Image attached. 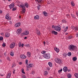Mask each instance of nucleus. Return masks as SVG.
Segmentation results:
<instances>
[{
  "label": "nucleus",
  "instance_id": "1",
  "mask_svg": "<svg viewBox=\"0 0 78 78\" xmlns=\"http://www.w3.org/2000/svg\"><path fill=\"white\" fill-rule=\"evenodd\" d=\"M43 56L45 59H50V54L45 53L43 55Z\"/></svg>",
  "mask_w": 78,
  "mask_h": 78
},
{
  "label": "nucleus",
  "instance_id": "2",
  "mask_svg": "<svg viewBox=\"0 0 78 78\" xmlns=\"http://www.w3.org/2000/svg\"><path fill=\"white\" fill-rule=\"evenodd\" d=\"M20 6L23 9L22 12H21L22 14H24L25 11H26V10L25 9V6L24 5H20Z\"/></svg>",
  "mask_w": 78,
  "mask_h": 78
},
{
  "label": "nucleus",
  "instance_id": "3",
  "mask_svg": "<svg viewBox=\"0 0 78 78\" xmlns=\"http://www.w3.org/2000/svg\"><path fill=\"white\" fill-rule=\"evenodd\" d=\"M77 47L76 46L72 45H70L69 47V48L70 50H74Z\"/></svg>",
  "mask_w": 78,
  "mask_h": 78
},
{
  "label": "nucleus",
  "instance_id": "4",
  "mask_svg": "<svg viewBox=\"0 0 78 78\" xmlns=\"http://www.w3.org/2000/svg\"><path fill=\"white\" fill-rule=\"evenodd\" d=\"M55 61L58 64H61L62 62L61 60L60 59L58 58H56L55 59Z\"/></svg>",
  "mask_w": 78,
  "mask_h": 78
},
{
  "label": "nucleus",
  "instance_id": "5",
  "mask_svg": "<svg viewBox=\"0 0 78 78\" xmlns=\"http://www.w3.org/2000/svg\"><path fill=\"white\" fill-rule=\"evenodd\" d=\"M55 30L57 31H61V27H59L58 26H55Z\"/></svg>",
  "mask_w": 78,
  "mask_h": 78
},
{
  "label": "nucleus",
  "instance_id": "6",
  "mask_svg": "<svg viewBox=\"0 0 78 78\" xmlns=\"http://www.w3.org/2000/svg\"><path fill=\"white\" fill-rule=\"evenodd\" d=\"M15 43L13 42L12 43L10 46V47L11 48H13L15 47Z\"/></svg>",
  "mask_w": 78,
  "mask_h": 78
},
{
  "label": "nucleus",
  "instance_id": "7",
  "mask_svg": "<svg viewBox=\"0 0 78 78\" xmlns=\"http://www.w3.org/2000/svg\"><path fill=\"white\" fill-rule=\"evenodd\" d=\"M16 33L18 34H20L22 33V29H18Z\"/></svg>",
  "mask_w": 78,
  "mask_h": 78
},
{
  "label": "nucleus",
  "instance_id": "8",
  "mask_svg": "<svg viewBox=\"0 0 78 78\" xmlns=\"http://www.w3.org/2000/svg\"><path fill=\"white\" fill-rule=\"evenodd\" d=\"M10 9H12V8H14V3H12V4L9 5V6Z\"/></svg>",
  "mask_w": 78,
  "mask_h": 78
},
{
  "label": "nucleus",
  "instance_id": "9",
  "mask_svg": "<svg viewBox=\"0 0 78 78\" xmlns=\"http://www.w3.org/2000/svg\"><path fill=\"white\" fill-rule=\"evenodd\" d=\"M20 58L22 59H25L27 58V56L24 55H22L20 56Z\"/></svg>",
  "mask_w": 78,
  "mask_h": 78
},
{
  "label": "nucleus",
  "instance_id": "10",
  "mask_svg": "<svg viewBox=\"0 0 78 78\" xmlns=\"http://www.w3.org/2000/svg\"><path fill=\"white\" fill-rule=\"evenodd\" d=\"M63 70L65 72H66L67 71V70H68L67 67L66 66L64 67L63 68Z\"/></svg>",
  "mask_w": 78,
  "mask_h": 78
},
{
  "label": "nucleus",
  "instance_id": "11",
  "mask_svg": "<svg viewBox=\"0 0 78 78\" xmlns=\"http://www.w3.org/2000/svg\"><path fill=\"white\" fill-rule=\"evenodd\" d=\"M22 34H23L24 35H28V34H29V32L27 31H24L23 34L22 33Z\"/></svg>",
  "mask_w": 78,
  "mask_h": 78
},
{
  "label": "nucleus",
  "instance_id": "12",
  "mask_svg": "<svg viewBox=\"0 0 78 78\" xmlns=\"http://www.w3.org/2000/svg\"><path fill=\"white\" fill-rule=\"evenodd\" d=\"M72 28L73 29V30H75V32H76L77 30H78V27H74V26H73L72 27Z\"/></svg>",
  "mask_w": 78,
  "mask_h": 78
},
{
  "label": "nucleus",
  "instance_id": "13",
  "mask_svg": "<svg viewBox=\"0 0 78 78\" xmlns=\"http://www.w3.org/2000/svg\"><path fill=\"white\" fill-rule=\"evenodd\" d=\"M27 68H29L32 67V64H27Z\"/></svg>",
  "mask_w": 78,
  "mask_h": 78
},
{
  "label": "nucleus",
  "instance_id": "14",
  "mask_svg": "<svg viewBox=\"0 0 78 78\" xmlns=\"http://www.w3.org/2000/svg\"><path fill=\"white\" fill-rule=\"evenodd\" d=\"M51 33L52 34H54L55 35H57V34H58V32L55 31L54 30L52 31Z\"/></svg>",
  "mask_w": 78,
  "mask_h": 78
},
{
  "label": "nucleus",
  "instance_id": "15",
  "mask_svg": "<svg viewBox=\"0 0 78 78\" xmlns=\"http://www.w3.org/2000/svg\"><path fill=\"white\" fill-rule=\"evenodd\" d=\"M20 25V23H17L15 24V27H19Z\"/></svg>",
  "mask_w": 78,
  "mask_h": 78
},
{
  "label": "nucleus",
  "instance_id": "16",
  "mask_svg": "<svg viewBox=\"0 0 78 78\" xmlns=\"http://www.w3.org/2000/svg\"><path fill=\"white\" fill-rule=\"evenodd\" d=\"M34 19L36 20H39V16L37 15L35 16L34 17Z\"/></svg>",
  "mask_w": 78,
  "mask_h": 78
},
{
  "label": "nucleus",
  "instance_id": "17",
  "mask_svg": "<svg viewBox=\"0 0 78 78\" xmlns=\"http://www.w3.org/2000/svg\"><path fill=\"white\" fill-rule=\"evenodd\" d=\"M5 36L6 37H8L10 36V34L8 33H6Z\"/></svg>",
  "mask_w": 78,
  "mask_h": 78
},
{
  "label": "nucleus",
  "instance_id": "18",
  "mask_svg": "<svg viewBox=\"0 0 78 78\" xmlns=\"http://www.w3.org/2000/svg\"><path fill=\"white\" fill-rule=\"evenodd\" d=\"M54 50L57 53H58V52H59V48L56 47H55L54 48Z\"/></svg>",
  "mask_w": 78,
  "mask_h": 78
},
{
  "label": "nucleus",
  "instance_id": "19",
  "mask_svg": "<svg viewBox=\"0 0 78 78\" xmlns=\"http://www.w3.org/2000/svg\"><path fill=\"white\" fill-rule=\"evenodd\" d=\"M11 73L10 72L9 73L7 76V78H10L11 77Z\"/></svg>",
  "mask_w": 78,
  "mask_h": 78
},
{
  "label": "nucleus",
  "instance_id": "20",
  "mask_svg": "<svg viewBox=\"0 0 78 78\" xmlns=\"http://www.w3.org/2000/svg\"><path fill=\"white\" fill-rule=\"evenodd\" d=\"M27 56L29 58H30V57H31V53L30 52L28 51L27 52Z\"/></svg>",
  "mask_w": 78,
  "mask_h": 78
},
{
  "label": "nucleus",
  "instance_id": "21",
  "mask_svg": "<svg viewBox=\"0 0 78 78\" xmlns=\"http://www.w3.org/2000/svg\"><path fill=\"white\" fill-rule=\"evenodd\" d=\"M36 31L37 34L38 35H40V34H41V33H40V31H39V30H36Z\"/></svg>",
  "mask_w": 78,
  "mask_h": 78
},
{
  "label": "nucleus",
  "instance_id": "22",
  "mask_svg": "<svg viewBox=\"0 0 78 78\" xmlns=\"http://www.w3.org/2000/svg\"><path fill=\"white\" fill-rule=\"evenodd\" d=\"M36 2H37L38 3H42V2H43V1L42 0H36Z\"/></svg>",
  "mask_w": 78,
  "mask_h": 78
},
{
  "label": "nucleus",
  "instance_id": "23",
  "mask_svg": "<svg viewBox=\"0 0 78 78\" xmlns=\"http://www.w3.org/2000/svg\"><path fill=\"white\" fill-rule=\"evenodd\" d=\"M24 5L27 8H28L29 6V5L28 4V3H27V2L25 3L24 4Z\"/></svg>",
  "mask_w": 78,
  "mask_h": 78
},
{
  "label": "nucleus",
  "instance_id": "24",
  "mask_svg": "<svg viewBox=\"0 0 78 78\" xmlns=\"http://www.w3.org/2000/svg\"><path fill=\"white\" fill-rule=\"evenodd\" d=\"M77 59V58H76V57H74L73 58V61H76V60Z\"/></svg>",
  "mask_w": 78,
  "mask_h": 78
},
{
  "label": "nucleus",
  "instance_id": "25",
  "mask_svg": "<svg viewBox=\"0 0 78 78\" xmlns=\"http://www.w3.org/2000/svg\"><path fill=\"white\" fill-rule=\"evenodd\" d=\"M5 18L6 19H9V15L8 14H6L5 16Z\"/></svg>",
  "mask_w": 78,
  "mask_h": 78
},
{
  "label": "nucleus",
  "instance_id": "26",
  "mask_svg": "<svg viewBox=\"0 0 78 78\" xmlns=\"http://www.w3.org/2000/svg\"><path fill=\"white\" fill-rule=\"evenodd\" d=\"M48 64L51 67L52 66V63H51V62H49L48 63Z\"/></svg>",
  "mask_w": 78,
  "mask_h": 78
},
{
  "label": "nucleus",
  "instance_id": "27",
  "mask_svg": "<svg viewBox=\"0 0 78 78\" xmlns=\"http://www.w3.org/2000/svg\"><path fill=\"white\" fill-rule=\"evenodd\" d=\"M10 54L11 56H14V52H12V51L11 52H10Z\"/></svg>",
  "mask_w": 78,
  "mask_h": 78
},
{
  "label": "nucleus",
  "instance_id": "28",
  "mask_svg": "<svg viewBox=\"0 0 78 78\" xmlns=\"http://www.w3.org/2000/svg\"><path fill=\"white\" fill-rule=\"evenodd\" d=\"M68 56H70L71 55H72V53L70 52H69L67 54Z\"/></svg>",
  "mask_w": 78,
  "mask_h": 78
},
{
  "label": "nucleus",
  "instance_id": "29",
  "mask_svg": "<svg viewBox=\"0 0 78 78\" xmlns=\"http://www.w3.org/2000/svg\"><path fill=\"white\" fill-rule=\"evenodd\" d=\"M75 76L76 78H78V73H75Z\"/></svg>",
  "mask_w": 78,
  "mask_h": 78
},
{
  "label": "nucleus",
  "instance_id": "30",
  "mask_svg": "<svg viewBox=\"0 0 78 78\" xmlns=\"http://www.w3.org/2000/svg\"><path fill=\"white\" fill-rule=\"evenodd\" d=\"M71 5L72 6H75V4H74V3H73V1H72L71 2Z\"/></svg>",
  "mask_w": 78,
  "mask_h": 78
},
{
  "label": "nucleus",
  "instance_id": "31",
  "mask_svg": "<svg viewBox=\"0 0 78 78\" xmlns=\"http://www.w3.org/2000/svg\"><path fill=\"white\" fill-rule=\"evenodd\" d=\"M48 75V73L47 71H45L44 72V75H45V76H46V75Z\"/></svg>",
  "mask_w": 78,
  "mask_h": 78
},
{
  "label": "nucleus",
  "instance_id": "32",
  "mask_svg": "<svg viewBox=\"0 0 78 78\" xmlns=\"http://www.w3.org/2000/svg\"><path fill=\"white\" fill-rule=\"evenodd\" d=\"M68 78H71V77H72V75H71V74H69L68 75Z\"/></svg>",
  "mask_w": 78,
  "mask_h": 78
},
{
  "label": "nucleus",
  "instance_id": "33",
  "mask_svg": "<svg viewBox=\"0 0 78 78\" xmlns=\"http://www.w3.org/2000/svg\"><path fill=\"white\" fill-rule=\"evenodd\" d=\"M22 73L23 74H25V73L24 72V69H22Z\"/></svg>",
  "mask_w": 78,
  "mask_h": 78
},
{
  "label": "nucleus",
  "instance_id": "34",
  "mask_svg": "<svg viewBox=\"0 0 78 78\" xmlns=\"http://www.w3.org/2000/svg\"><path fill=\"white\" fill-rule=\"evenodd\" d=\"M67 55V53H65L63 54V56H64L65 58H66V56Z\"/></svg>",
  "mask_w": 78,
  "mask_h": 78
},
{
  "label": "nucleus",
  "instance_id": "35",
  "mask_svg": "<svg viewBox=\"0 0 78 78\" xmlns=\"http://www.w3.org/2000/svg\"><path fill=\"white\" fill-rule=\"evenodd\" d=\"M12 11H16V7H14L12 9Z\"/></svg>",
  "mask_w": 78,
  "mask_h": 78
},
{
  "label": "nucleus",
  "instance_id": "36",
  "mask_svg": "<svg viewBox=\"0 0 78 78\" xmlns=\"http://www.w3.org/2000/svg\"><path fill=\"white\" fill-rule=\"evenodd\" d=\"M43 13L44 14L45 16H47V12H43Z\"/></svg>",
  "mask_w": 78,
  "mask_h": 78
},
{
  "label": "nucleus",
  "instance_id": "37",
  "mask_svg": "<svg viewBox=\"0 0 78 78\" xmlns=\"http://www.w3.org/2000/svg\"><path fill=\"white\" fill-rule=\"evenodd\" d=\"M68 29V27H67L66 29H65V31H67V30Z\"/></svg>",
  "mask_w": 78,
  "mask_h": 78
},
{
  "label": "nucleus",
  "instance_id": "38",
  "mask_svg": "<svg viewBox=\"0 0 78 78\" xmlns=\"http://www.w3.org/2000/svg\"><path fill=\"white\" fill-rule=\"evenodd\" d=\"M3 39V38L2 37H0V41H2Z\"/></svg>",
  "mask_w": 78,
  "mask_h": 78
},
{
  "label": "nucleus",
  "instance_id": "39",
  "mask_svg": "<svg viewBox=\"0 0 78 78\" xmlns=\"http://www.w3.org/2000/svg\"><path fill=\"white\" fill-rule=\"evenodd\" d=\"M18 44L19 47H21V42H19Z\"/></svg>",
  "mask_w": 78,
  "mask_h": 78
},
{
  "label": "nucleus",
  "instance_id": "40",
  "mask_svg": "<svg viewBox=\"0 0 78 78\" xmlns=\"http://www.w3.org/2000/svg\"><path fill=\"white\" fill-rule=\"evenodd\" d=\"M45 52H46V51H41V53L42 54H44V53H45Z\"/></svg>",
  "mask_w": 78,
  "mask_h": 78
},
{
  "label": "nucleus",
  "instance_id": "41",
  "mask_svg": "<svg viewBox=\"0 0 78 78\" xmlns=\"http://www.w3.org/2000/svg\"><path fill=\"white\" fill-rule=\"evenodd\" d=\"M41 8V5H39L38 6H37V8L38 10H39L40 9V8Z\"/></svg>",
  "mask_w": 78,
  "mask_h": 78
},
{
  "label": "nucleus",
  "instance_id": "42",
  "mask_svg": "<svg viewBox=\"0 0 78 78\" xmlns=\"http://www.w3.org/2000/svg\"><path fill=\"white\" fill-rule=\"evenodd\" d=\"M71 15L72 17H73V18H75V15L74 14H71Z\"/></svg>",
  "mask_w": 78,
  "mask_h": 78
},
{
  "label": "nucleus",
  "instance_id": "43",
  "mask_svg": "<svg viewBox=\"0 0 78 78\" xmlns=\"http://www.w3.org/2000/svg\"><path fill=\"white\" fill-rule=\"evenodd\" d=\"M2 46L3 47H5V46H6V44H5V43H3L2 44Z\"/></svg>",
  "mask_w": 78,
  "mask_h": 78
},
{
  "label": "nucleus",
  "instance_id": "44",
  "mask_svg": "<svg viewBox=\"0 0 78 78\" xmlns=\"http://www.w3.org/2000/svg\"><path fill=\"white\" fill-rule=\"evenodd\" d=\"M22 76L23 78H26V76H25V75H22Z\"/></svg>",
  "mask_w": 78,
  "mask_h": 78
},
{
  "label": "nucleus",
  "instance_id": "45",
  "mask_svg": "<svg viewBox=\"0 0 78 78\" xmlns=\"http://www.w3.org/2000/svg\"><path fill=\"white\" fill-rule=\"evenodd\" d=\"M25 46H26V47H30V44H26L25 45Z\"/></svg>",
  "mask_w": 78,
  "mask_h": 78
},
{
  "label": "nucleus",
  "instance_id": "46",
  "mask_svg": "<svg viewBox=\"0 0 78 78\" xmlns=\"http://www.w3.org/2000/svg\"><path fill=\"white\" fill-rule=\"evenodd\" d=\"M71 38H72V36H69L68 37L69 39H70Z\"/></svg>",
  "mask_w": 78,
  "mask_h": 78
},
{
  "label": "nucleus",
  "instance_id": "47",
  "mask_svg": "<svg viewBox=\"0 0 78 78\" xmlns=\"http://www.w3.org/2000/svg\"><path fill=\"white\" fill-rule=\"evenodd\" d=\"M9 23H10V24H11V25H12V21H9Z\"/></svg>",
  "mask_w": 78,
  "mask_h": 78
},
{
  "label": "nucleus",
  "instance_id": "48",
  "mask_svg": "<svg viewBox=\"0 0 78 78\" xmlns=\"http://www.w3.org/2000/svg\"><path fill=\"white\" fill-rule=\"evenodd\" d=\"M66 22V20H62V23H64V22Z\"/></svg>",
  "mask_w": 78,
  "mask_h": 78
},
{
  "label": "nucleus",
  "instance_id": "49",
  "mask_svg": "<svg viewBox=\"0 0 78 78\" xmlns=\"http://www.w3.org/2000/svg\"><path fill=\"white\" fill-rule=\"evenodd\" d=\"M28 60H26V64H27L28 63Z\"/></svg>",
  "mask_w": 78,
  "mask_h": 78
},
{
  "label": "nucleus",
  "instance_id": "50",
  "mask_svg": "<svg viewBox=\"0 0 78 78\" xmlns=\"http://www.w3.org/2000/svg\"><path fill=\"white\" fill-rule=\"evenodd\" d=\"M66 16L68 18H69L70 17V15H66Z\"/></svg>",
  "mask_w": 78,
  "mask_h": 78
},
{
  "label": "nucleus",
  "instance_id": "51",
  "mask_svg": "<svg viewBox=\"0 0 78 78\" xmlns=\"http://www.w3.org/2000/svg\"><path fill=\"white\" fill-rule=\"evenodd\" d=\"M0 75H1V76H4V74H2V73H0Z\"/></svg>",
  "mask_w": 78,
  "mask_h": 78
},
{
  "label": "nucleus",
  "instance_id": "52",
  "mask_svg": "<svg viewBox=\"0 0 78 78\" xmlns=\"http://www.w3.org/2000/svg\"><path fill=\"white\" fill-rule=\"evenodd\" d=\"M23 44H21V46L22 47H23Z\"/></svg>",
  "mask_w": 78,
  "mask_h": 78
},
{
  "label": "nucleus",
  "instance_id": "53",
  "mask_svg": "<svg viewBox=\"0 0 78 78\" xmlns=\"http://www.w3.org/2000/svg\"><path fill=\"white\" fill-rule=\"evenodd\" d=\"M3 12V11L2 10H0V14H1Z\"/></svg>",
  "mask_w": 78,
  "mask_h": 78
},
{
  "label": "nucleus",
  "instance_id": "54",
  "mask_svg": "<svg viewBox=\"0 0 78 78\" xmlns=\"http://www.w3.org/2000/svg\"><path fill=\"white\" fill-rule=\"evenodd\" d=\"M55 26L54 25H53L52 27V28H55Z\"/></svg>",
  "mask_w": 78,
  "mask_h": 78
},
{
  "label": "nucleus",
  "instance_id": "55",
  "mask_svg": "<svg viewBox=\"0 0 78 78\" xmlns=\"http://www.w3.org/2000/svg\"><path fill=\"white\" fill-rule=\"evenodd\" d=\"M7 59H8V60L10 61V58H9V57H8L7 58Z\"/></svg>",
  "mask_w": 78,
  "mask_h": 78
},
{
  "label": "nucleus",
  "instance_id": "56",
  "mask_svg": "<svg viewBox=\"0 0 78 78\" xmlns=\"http://www.w3.org/2000/svg\"><path fill=\"white\" fill-rule=\"evenodd\" d=\"M62 72V71H61V70H58V73H60V72Z\"/></svg>",
  "mask_w": 78,
  "mask_h": 78
},
{
  "label": "nucleus",
  "instance_id": "57",
  "mask_svg": "<svg viewBox=\"0 0 78 78\" xmlns=\"http://www.w3.org/2000/svg\"><path fill=\"white\" fill-rule=\"evenodd\" d=\"M47 69L48 70H50V68H49L48 67H47Z\"/></svg>",
  "mask_w": 78,
  "mask_h": 78
},
{
  "label": "nucleus",
  "instance_id": "58",
  "mask_svg": "<svg viewBox=\"0 0 78 78\" xmlns=\"http://www.w3.org/2000/svg\"><path fill=\"white\" fill-rule=\"evenodd\" d=\"M27 39V37H26L24 38V39Z\"/></svg>",
  "mask_w": 78,
  "mask_h": 78
},
{
  "label": "nucleus",
  "instance_id": "59",
  "mask_svg": "<svg viewBox=\"0 0 78 78\" xmlns=\"http://www.w3.org/2000/svg\"><path fill=\"white\" fill-rule=\"evenodd\" d=\"M1 35H2V36H3L4 35L3 33H1Z\"/></svg>",
  "mask_w": 78,
  "mask_h": 78
},
{
  "label": "nucleus",
  "instance_id": "60",
  "mask_svg": "<svg viewBox=\"0 0 78 78\" xmlns=\"http://www.w3.org/2000/svg\"><path fill=\"white\" fill-rule=\"evenodd\" d=\"M20 65H21V64H22V63L21 62H20Z\"/></svg>",
  "mask_w": 78,
  "mask_h": 78
},
{
  "label": "nucleus",
  "instance_id": "61",
  "mask_svg": "<svg viewBox=\"0 0 78 78\" xmlns=\"http://www.w3.org/2000/svg\"><path fill=\"white\" fill-rule=\"evenodd\" d=\"M15 66H16V65H13V66H12V67H13Z\"/></svg>",
  "mask_w": 78,
  "mask_h": 78
},
{
  "label": "nucleus",
  "instance_id": "62",
  "mask_svg": "<svg viewBox=\"0 0 78 78\" xmlns=\"http://www.w3.org/2000/svg\"><path fill=\"white\" fill-rule=\"evenodd\" d=\"M28 70H29V69L28 68H27V71H28Z\"/></svg>",
  "mask_w": 78,
  "mask_h": 78
},
{
  "label": "nucleus",
  "instance_id": "63",
  "mask_svg": "<svg viewBox=\"0 0 78 78\" xmlns=\"http://www.w3.org/2000/svg\"><path fill=\"white\" fill-rule=\"evenodd\" d=\"M43 43L44 44H45V42L44 41L43 42Z\"/></svg>",
  "mask_w": 78,
  "mask_h": 78
},
{
  "label": "nucleus",
  "instance_id": "64",
  "mask_svg": "<svg viewBox=\"0 0 78 78\" xmlns=\"http://www.w3.org/2000/svg\"><path fill=\"white\" fill-rule=\"evenodd\" d=\"M76 14L77 16H78V12L76 13Z\"/></svg>",
  "mask_w": 78,
  "mask_h": 78
}]
</instances>
